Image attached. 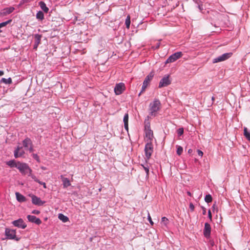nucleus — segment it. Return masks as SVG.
Wrapping results in <instances>:
<instances>
[{"label":"nucleus","mask_w":250,"mask_h":250,"mask_svg":"<svg viewBox=\"0 0 250 250\" xmlns=\"http://www.w3.org/2000/svg\"><path fill=\"white\" fill-rule=\"evenodd\" d=\"M16 168H17L23 175L28 174V176L31 177L32 175H34L32 173V169L29 167L28 165L25 163H21L18 162V166H16Z\"/></svg>","instance_id":"1"},{"label":"nucleus","mask_w":250,"mask_h":250,"mask_svg":"<svg viewBox=\"0 0 250 250\" xmlns=\"http://www.w3.org/2000/svg\"><path fill=\"white\" fill-rule=\"evenodd\" d=\"M176 147H177L176 153L178 155H180L182 153L183 151V147L181 146H177Z\"/></svg>","instance_id":"31"},{"label":"nucleus","mask_w":250,"mask_h":250,"mask_svg":"<svg viewBox=\"0 0 250 250\" xmlns=\"http://www.w3.org/2000/svg\"><path fill=\"white\" fill-rule=\"evenodd\" d=\"M4 74V72L3 71L0 70V76H2Z\"/></svg>","instance_id":"43"},{"label":"nucleus","mask_w":250,"mask_h":250,"mask_svg":"<svg viewBox=\"0 0 250 250\" xmlns=\"http://www.w3.org/2000/svg\"><path fill=\"white\" fill-rule=\"evenodd\" d=\"M28 221L32 223H35L37 225H40L42 223V221L40 219L37 218L36 216L31 215H28L27 216Z\"/></svg>","instance_id":"13"},{"label":"nucleus","mask_w":250,"mask_h":250,"mask_svg":"<svg viewBox=\"0 0 250 250\" xmlns=\"http://www.w3.org/2000/svg\"><path fill=\"white\" fill-rule=\"evenodd\" d=\"M232 55V53H225L223 55H222L220 56H219L215 59H214L212 61L213 63H217L218 62H221L222 61H224L229 58Z\"/></svg>","instance_id":"6"},{"label":"nucleus","mask_w":250,"mask_h":250,"mask_svg":"<svg viewBox=\"0 0 250 250\" xmlns=\"http://www.w3.org/2000/svg\"><path fill=\"white\" fill-rule=\"evenodd\" d=\"M39 5L41 7V9L45 13H48L49 11V9L46 6V4L43 1H40L39 2Z\"/></svg>","instance_id":"20"},{"label":"nucleus","mask_w":250,"mask_h":250,"mask_svg":"<svg viewBox=\"0 0 250 250\" xmlns=\"http://www.w3.org/2000/svg\"><path fill=\"white\" fill-rule=\"evenodd\" d=\"M192 151V150H191V149H189V150H188V152H189V153H190V151Z\"/></svg>","instance_id":"46"},{"label":"nucleus","mask_w":250,"mask_h":250,"mask_svg":"<svg viewBox=\"0 0 250 250\" xmlns=\"http://www.w3.org/2000/svg\"><path fill=\"white\" fill-rule=\"evenodd\" d=\"M212 198L211 195L208 194L205 196V201L207 203H210L212 202Z\"/></svg>","instance_id":"30"},{"label":"nucleus","mask_w":250,"mask_h":250,"mask_svg":"<svg viewBox=\"0 0 250 250\" xmlns=\"http://www.w3.org/2000/svg\"><path fill=\"white\" fill-rule=\"evenodd\" d=\"M23 145L25 148L29 150L30 151H32L33 150L32 142L30 139L26 138L23 141Z\"/></svg>","instance_id":"14"},{"label":"nucleus","mask_w":250,"mask_h":250,"mask_svg":"<svg viewBox=\"0 0 250 250\" xmlns=\"http://www.w3.org/2000/svg\"><path fill=\"white\" fill-rule=\"evenodd\" d=\"M189 208L190 209L192 210V211H193L194 210V205L192 204H190V205H189Z\"/></svg>","instance_id":"40"},{"label":"nucleus","mask_w":250,"mask_h":250,"mask_svg":"<svg viewBox=\"0 0 250 250\" xmlns=\"http://www.w3.org/2000/svg\"><path fill=\"white\" fill-rule=\"evenodd\" d=\"M146 158L148 159L150 158L153 152V147L151 142H147L145 148Z\"/></svg>","instance_id":"5"},{"label":"nucleus","mask_w":250,"mask_h":250,"mask_svg":"<svg viewBox=\"0 0 250 250\" xmlns=\"http://www.w3.org/2000/svg\"><path fill=\"white\" fill-rule=\"evenodd\" d=\"M215 205L214 204L212 206V208H213V209H215Z\"/></svg>","instance_id":"44"},{"label":"nucleus","mask_w":250,"mask_h":250,"mask_svg":"<svg viewBox=\"0 0 250 250\" xmlns=\"http://www.w3.org/2000/svg\"><path fill=\"white\" fill-rule=\"evenodd\" d=\"M124 123L125 129L127 131L128 130V114H125L124 117Z\"/></svg>","instance_id":"19"},{"label":"nucleus","mask_w":250,"mask_h":250,"mask_svg":"<svg viewBox=\"0 0 250 250\" xmlns=\"http://www.w3.org/2000/svg\"><path fill=\"white\" fill-rule=\"evenodd\" d=\"M32 213L35 214H40V211L37 210H34L32 211Z\"/></svg>","instance_id":"39"},{"label":"nucleus","mask_w":250,"mask_h":250,"mask_svg":"<svg viewBox=\"0 0 250 250\" xmlns=\"http://www.w3.org/2000/svg\"><path fill=\"white\" fill-rule=\"evenodd\" d=\"M197 153H198V154L200 156H201V157H202V156H203V152L201 150H199V149H198V150H197Z\"/></svg>","instance_id":"38"},{"label":"nucleus","mask_w":250,"mask_h":250,"mask_svg":"<svg viewBox=\"0 0 250 250\" xmlns=\"http://www.w3.org/2000/svg\"><path fill=\"white\" fill-rule=\"evenodd\" d=\"M146 140L147 142H151L153 138V131L149 129H146Z\"/></svg>","instance_id":"15"},{"label":"nucleus","mask_w":250,"mask_h":250,"mask_svg":"<svg viewBox=\"0 0 250 250\" xmlns=\"http://www.w3.org/2000/svg\"><path fill=\"white\" fill-rule=\"evenodd\" d=\"M37 19L42 21L44 19V14L42 12L39 11L36 15Z\"/></svg>","instance_id":"27"},{"label":"nucleus","mask_w":250,"mask_h":250,"mask_svg":"<svg viewBox=\"0 0 250 250\" xmlns=\"http://www.w3.org/2000/svg\"><path fill=\"white\" fill-rule=\"evenodd\" d=\"M0 82L5 84H11L12 83L11 78H9L8 79L2 78Z\"/></svg>","instance_id":"28"},{"label":"nucleus","mask_w":250,"mask_h":250,"mask_svg":"<svg viewBox=\"0 0 250 250\" xmlns=\"http://www.w3.org/2000/svg\"><path fill=\"white\" fill-rule=\"evenodd\" d=\"M62 181L63 182V185L64 188H67L70 186V182L68 178H63Z\"/></svg>","instance_id":"21"},{"label":"nucleus","mask_w":250,"mask_h":250,"mask_svg":"<svg viewBox=\"0 0 250 250\" xmlns=\"http://www.w3.org/2000/svg\"><path fill=\"white\" fill-rule=\"evenodd\" d=\"M12 20H9L6 21H4L0 23V29L3 27L6 26L8 24L11 23Z\"/></svg>","instance_id":"32"},{"label":"nucleus","mask_w":250,"mask_h":250,"mask_svg":"<svg viewBox=\"0 0 250 250\" xmlns=\"http://www.w3.org/2000/svg\"><path fill=\"white\" fill-rule=\"evenodd\" d=\"M24 154V152L22 149V147L18 146L14 151V156L15 158L21 157Z\"/></svg>","instance_id":"16"},{"label":"nucleus","mask_w":250,"mask_h":250,"mask_svg":"<svg viewBox=\"0 0 250 250\" xmlns=\"http://www.w3.org/2000/svg\"><path fill=\"white\" fill-rule=\"evenodd\" d=\"M148 220L149 222H150V223L151 224V225H152L153 224V223L152 221L151 216L149 213H148Z\"/></svg>","instance_id":"36"},{"label":"nucleus","mask_w":250,"mask_h":250,"mask_svg":"<svg viewBox=\"0 0 250 250\" xmlns=\"http://www.w3.org/2000/svg\"><path fill=\"white\" fill-rule=\"evenodd\" d=\"M161 223L163 225L166 226L167 224L168 223V220L166 217H163L162 218V222Z\"/></svg>","instance_id":"33"},{"label":"nucleus","mask_w":250,"mask_h":250,"mask_svg":"<svg viewBox=\"0 0 250 250\" xmlns=\"http://www.w3.org/2000/svg\"><path fill=\"white\" fill-rule=\"evenodd\" d=\"M42 36L39 34H36L35 35L34 38H35V44L34 48L37 49L38 47V46L39 44L41 43V40Z\"/></svg>","instance_id":"17"},{"label":"nucleus","mask_w":250,"mask_h":250,"mask_svg":"<svg viewBox=\"0 0 250 250\" xmlns=\"http://www.w3.org/2000/svg\"><path fill=\"white\" fill-rule=\"evenodd\" d=\"M154 76V74L153 72H150L145 78L142 87V90L141 93L139 94L140 95L141 93L144 91H145L148 85L149 84L150 81L152 80L153 77Z\"/></svg>","instance_id":"3"},{"label":"nucleus","mask_w":250,"mask_h":250,"mask_svg":"<svg viewBox=\"0 0 250 250\" xmlns=\"http://www.w3.org/2000/svg\"><path fill=\"white\" fill-rule=\"evenodd\" d=\"M125 24L127 28H129L130 24V17L129 15H128L125 20Z\"/></svg>","instance_id":"29"},{"label":"nucleus","mask_w":250,"mask_h":250,"mask_svg":"<svg viewBox=\"0 0 250 250\" xmlns=\"http://www.w3.org/2000/svg\"><path fill=\"white\" fill-rule=\"evenodd\" d=\"M182 56L181 52H177L173 54V62L181 58Z\"/></svg>","instance_id":"22"},{"label":"nucleus","mask_w":250,"mask_h":250,"mask_svg":"<svg viewBox=\"0 0 250 250\" xmlns=\"http://www.w3.org/2000/svg\"><path fill=\"white\" fill-rule=\"evenodd\" d=\"M211 232V227L208 223L205 224V228L204 229V235L206 238H208L210 236Z\"/></svg>","instance_id":"11"},{"label":"nucleus","mask_w":250,"mask_h":250,"mask_svg":"<svg viewBox=\"0 0 250 250\" xmlns=\"http://www.w3.org/2000/svg\"><path fill=\"white\" fill-rule=\"evenodd\" d=\"M211 99L212 101H214L215 98L214 97H212Z\"/></svg>","instance_id":"45"},{"label":"nucleus","mask_w":250,"mask_h":250,"mask_svg":"<svg viewBox=\"0 0 250 250\" xmlns=\"http://www.w3.org/2000/svg\"><path fill=\"white\" fill-rule=\"evenodd\" d=\"M244 134L246 138L250 141V131H249L247 127L244 128Z\"/></svg>","instance_id":"25"},{"label":"nucleus","mask_w":250,"mask_h":250,"mask_svg":"<svg viewBox=\"0 0 250 250\" xmlns=\"http://www.w3.org/2000/svg\"><path fill=\"white\" fill-rule=\"evenodd\" d=\"M58 218L64 223L66 222L69 220V219L67 216L61 213L59 214Z\"/></svg>","instance_id":"23"},{"label":"nucleus","mask_w":250,"mask_h":250,"mask_svg":"<svg viewBox=\"0 0 250 250\" xmlns=\"http://www.w3.org/2000/svg\"><path fill=\"white\" fill-rule=\"evenodd\" d=\"M14 10V8L13 7L5 8L0 12V16H5L11 13Z\"/></svg>","instance_id":"12"},{"label":"nucleus","mask_w":250,"mask_h":250,"mask_svg":"<svg viewBox=\"0 0 250 250\" xmlns=\"http://www.w3.org/2000/svg\"><path fill=\"white\" fill-rule=\"evenodd\" d=\"M125 84L121 83L116 85L114 88V92L116 95H120L125 90Z\"/></svg>","instance_id":"8"},{"label":"nucleus","mask_w":250,"mask_h":250,"mask_svg":"<svg viewBox=\"0 0 250 250\" xmlns=\"http://www.w3.org/2000/svg\"><path fill=\"white\" fill-rule=\"evenodd\" d=\"M208 215L209 218L211 219L212 216H211V211L210 210H209L208 211Z\"/></svg>","instance_id":"42"},{"label":"nucleus","mask_w":250,"mask_h":250,"mask_svg":"<svg viewBox=\"0 0 250 250\" xmlns=\"http://www.w3.org/2000/svg\"><path fill=\"white\" fill-rule=\"evenodd\" d=\"M161 107V103L159 100H154L149 105L150 115L151 116H155L157 112Z\"/></svg>","instance_id":"2"},{"label":"nucleus","mask_w":250,"mask_h":250,"mask_svg":"<svg viewBox=\"0 0 250 250\" xmlns=\"http://www.w3.org/2000/svg\"><path fill=\"white\" fill-rule=\"evenodd\" d=\"M188 194L189 195H191V194H190V193L189 192H188Z\"/></svg>","instance_id":"47"},{"label":"nucleus","mask_w":250,"mask_h":250,"mask_svg":"<svg viewBox=\"0 0 250 250\" xmlns=\"http://www.w3.org/2000/svg\"><path fill=\"white\" fill-rule=\"evenodd\" d=\"M31 198L32 202L34 205L38 206H42L45 203V201L41 200V199L40 198L38 197L35 195H32L31 196Z\"/></svg>","instance_id":"10"},{"label":"nucleus","mask_w":250,"mask_h":250,"mask_svg":"<svg viewBox=\"0 0 250 250\" xmlns=\"http://www.w3.org/2000/svg\"><path fill=\"white\" fill-rule=\"evenodd\" d=\"M177 133L179 136H181L184 133V128L183 127L178 128L177 131Z\"/></svg>","instance_id":"34"},{"label":"nucleus","mask_w":250,"mask_h":250,"mask_svg":"<svg viewBox=\"0 0 250 250\" xmlns=\"http://www.w3.org/2000/svg\"><path fill=\"white\" fill-rule=\"evenodd\" d=\"M12 224L15 227L21 228L22 229H25L27 226L24 221L21 218L13 221Z\"/></svg>","instance_id":"9"},{"label":"nucleus","mask_w":250,"mask_h":250,"mask_svg":"<svg viewBox=\"0 0 250 250\" xmlns=\"http://www.w3.org/2000/svg\"><path fill=\"white\" fill-rule=\"evenodd\" d=\"M6 164L10 166V167H16V166H18V162H16L14 160H11L6 163Z\"/></svg>","instance_id":"24"},{"label":"nucleus","mask_w":250,"mask_h":250,"mask_svg":"<svg viewBox=\"0 0 250 250\" xmlns=\"http://www.w3.org/2000/svg\"><path fill=\"white\" fill-rule=\"evenodd\" d=\"M172 62V55H170L168 58L167 59V60L166 61L165 63L166 64H167L168 63H170Z\"/></svg>","instance_id":"35"},{"label":"nucleus","mask_w":250,"mask_h":250,"mask_svg":"<svg viewBox=\"0 0 250 250\" xmlns=\"http://www.w3.org/2000/svg\"><path fill=\"white\" fill-rule=\"evenodd\" d=\"M143 168H144V170H145L146 173L147 175L148 174V173H149V169L147 167H145L144 166H142Z\"/></svg>","instance_id":"37"},{"label":"nucleus","mask_w":250,"mask_h":250,"mask_svg":"<svg viewBox=\"0 0 250 250\" xmlns=\"http://www.w3.org/2000/svg\"><path fill=\"white\" fill-rule=\"evenodd\" d=\"M17 200L20 202H24L26 201V198L20 193L19 192H16L15 193Z\"/></svg>","instance_id":"18"},{"label":"nucleus","mask_w":250,"mask_h":250,"mask_svg":"<svg viewBox=\"0 0 250 250\" xmlns=\"http://www.w3.org/2000/svg\"><path fill=\"white\" fill-rule=\"evenodd\" d=\"M32 178L36 182H38V183H39L40 185H43L44 188H46V184L44 182H41L40 181H39L37 178L34 175H32Z\"/></svg>","instance_id":"26"},{"label":"nucleus","mask_w":250,"mask_h":250,"mask_svg":"<svg viewBox=\"0 0 250 250\" xmlns=\"http://www.w3.org/2000/svg\"><path fill=\"white\" fill-rule=\"evenodd\" d=\"M1 32V30H0V33Z\"/></svg>","instance_id":"48"},{"label":"nucleus","mask_w":250,"mask_h":250,"mask_svg":"<svg viewBox=\"0 0 250 250\" xmlns=\"http://www.w3.org/2000/svg\"><path fill=\"white\" fill-rule=\"evenodd\" d=\"M5 235L9 239H14L17 241L20 240V238L16 237V231L14 229H6L5 231Z\"/></svg>","instance_id":"4"},{"label":"nucleus","mask_w":250,"mask_h":250,"mask_svg":"<svg viewBox=\"0 0 250 250\" xmlns=\"http://www.w3.org/2000/svg\"><path fill=\"white\" fill-rule=\"evenodd\" d=\"M33 157L35 159H36L37 161H39V157L37 154H34Z\"/></svg>","instance_id":"41"},{"label":"nucleus","mask_w":250,"mask_h":250,"mask_svg":"<svg viewBox=\"0 0 250 250\" xmlns=\"http://www.w3.org/2000/svg\"><path fill=\"white\" fill-rule=\"evenodd\" d=\"M169 77L170 75H167L163 78L159 83V88L165 87L170 84L171 81L169 79Z\"/></svg>","instance_id":"7"}]
</instances>
